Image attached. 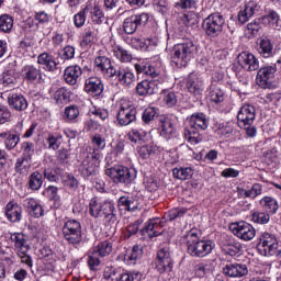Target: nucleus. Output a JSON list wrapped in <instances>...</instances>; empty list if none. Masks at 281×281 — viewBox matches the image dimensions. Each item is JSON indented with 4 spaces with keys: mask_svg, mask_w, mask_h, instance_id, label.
Returning a JSON list of instances; mask_svg holds the SVG:
<instances>
[{
    "mask_svg": "<svg viewBox=\"0 0 281 281\" xmlns=\"http://www.w3.org/2000/svg\"><path fill=\"white\" fill-rule=\"evenodd\" d=\"M158 124L160 127L161 137H165V139H172V136L177 133L172 120L168 116H160Z\"/></svg>",
    "mask_w": 281,
    "mask_h": 281,
    "instance_id": "obj_27",
    "label": "nucleus"
},
{
    "mask_svg": "<svg viewBox=\"0 0 281 281\" xmlns=\"http://www.w3.org/2000/svg\"><path fill=\"white\" fill-rule=\"evenodd\" d=\"M8 104L13 111H25V109H27V100L23 94L19 93L9 94Z\"/></svg>",
    "mask_w": 281,
    "mask_h": 281,
    "instance_id": "obj_33",
    "label": "nucleus"
},
{
    "mask_svg": "<svg viewBox=\"0 0 281 281\" xmlns=\"http://www.w3.org/2000/svg\"><path fill=\"white\" fill-rule=\"evenodd\" d=\"M37 65H40L44 71H49L50 74H54V71L58 69L56 58L47 52H44L37 56Z\"/></svg>",
    "mask_w": 281,
    "mask_h": 281,
    "instance_id": "obj_24",
    "label": "nucleus"
},
{
    "mask_svg": "<svg viewBox=\"0 0 281 281\" xmlns=\"http://www.w3.org/2000/svg\"><path fill=\"white\" fill-rule=\"evenodd\" d=\"M257 52L262 58L273 56V42L269 37H260L257 41Z\"/></svg>",
    "mask_w": 281,
    "mask_h": 281,
    "instance_id": "obj_30",
    "label": "nucleus"
},
{
    "mask_svg": "<svg viewBox=\"0 0 281 281\" xmlns=\"http://www.w3.org/2000/svg\"><path fill=\"white\" fill-rule=\"evenodd\" d=\"M21 148L23 151L22 158H25L26 160L32 159V155H34V143L23 142Z\"/></svg>",
    "mask_w": 281,
    "mask_h": 281,
    "instance_id": "obj_61",
    "label": "nucleus"
},
{
    "mask_svg": "<svg viewBox=\"0 0 281 281\" xmlns=\"http://www.w3.org/2000/svg\"><path fill=\"white\" fill-rule=\"evenodd\" d=\"M223 273L228 278H243L249 273V269L244 263H227L223 268Z\"/></svg>",
    "mask_w": 281,
    "mask_h": 281,
    "instance_id": "obj_22",
    "label": "nucleus"
},
{
    "mask_svg": "<svg viewBox=\"0 0 281 281\" xmlns=\"http://www.w3.org/2000/svg\"><path fill=\"white\" fill-rule=\"evenodd\" d=\"M209 122L203 113L192 114L189 119V127L184 128V137L190 144H201L203 135L201 131H207Z\"/></svg>",
    "mask_w": 281,
    "mask_h": 281,
    "instance_id": "obj_4",
    "label": "nucleus"
},
{
    "mask_svg": "<svg viewBox=\"0 0 281 281\" xmlns=\"http://www.w3.org/2000/svg\"><path fill=\"white\" fill-rule=\"evenodd\" d=\"M113 251V243L109 240L101 241L95 248L94 252L100 256V258H105V256H111Z\"/></svg>",
    "mask_w": 281,
    "mask_h": 281,
    "instance_id": "obj_43",
    "label": "nucleus"
},
{
    "mask_svg": "<svg viewBox=\"0 0 281 281\" xmlns=\"http://www.w3.org/2000/svg\"><path fill=\"white\" fill-rule=\"evenodd\" d=\"M0 140H3L7 150H14L21 142V136L14 130L0 132Z\"/></svg>",
    "mask_w": 281,
    "mask_h": 281,
    "instance_id": "obj_28",
    "label": "nucleus"
},
{
    "mask_svg": "<svg viewBox=\"0 0 281 281\" xmlns=\"http://www.w3.org/2000/svg\"><path fill=\"white\" fill-rule=\"evenodd\" d=\"M137 95H155L159 93V81L151 79H144L136 86Z\"/></svg>",
    "mask_w": 281,
    "mask_h": 281,
    "instance_id": "obj_19",
    "label": "nucleus"
},
{
    "mask_svg": "<svg viewBox=\"0 0 281 281\" xmlns=\"http://www.w3.org/2000/svg\"><path fill=\"white\" fill-rule=\"evenodd\" d=\"M89 214L92 218H104L109 223L117 221V210L115 204L110 200L100 201L98 198H92L89 202Z\"/></svg>",
    "mask_w": 281,
    "mask_h": 281,
    "instance_id": "obj_3",
    "label": "nucleus"
},
{
    "mask_svg": "<svg viewBox=\"0 0 281 281\" xmlns=\"http://www.w3.org/2000/svg\"><path fill=\"white\" fill-rule=\"evenodd\" d=\"M237 63L245 71H257L260 68V61L256 58L255 54L243 52L237 57Z\"/></svg>",
    "mask_w": 281,
    "mask_h": 281,
    "instance_id": "obj_15",
    "label": "nucleus"
},
{
    "mask_svg": "<svg viewBox=\"0 0 281 281\" xmlns=\"http://www.w3.org/2000/svg\"><path fill=\"white\" fill-rule=\"evenodd\" d=\"M92 158L90 161H83V167H82V175L86 179H89V177H95L99 172V166L95 161H93Z\"/></svg>",
    "mask_w": 281,
    "mask_h": 281,
    "instance_id": "obj_41",
    "label": "nucleus"
},
{
    "mask_svg": "<svg viewBox=\"0 0 281 281\" xmlns=\"http://www.w3.org/2000/svg\"><path fill=\"white\" fill-rule=\"evenodd\" d=\"M5 216L10 223H21L23 218V207L16 202H9L4 209Z\"/></svg>",
    "mask_w": 281,
    "mask_h": 281,
    "instance_id": "obj_23",
    "label": "nucleus"
},
{
    "mask_svg": "<svg viewBox=\"0 0 281 281\" xmlns=\"http://www.w3.org/2000/svg\"><path fill=\"white\" fill-rule=\"evenodd\" d=\"M186 214L184 209H172L168 211L162 217L165 221H175V218H181Z\"/></svg>",
    "mask_w": 281,
    "mask_h": 281,
    "instance_id": "obj_63",
    "label": "nucleus"
},
{
    "mask_svg": "<svg viewBox=\"0 0 281 281\" xmlns=\"http://www.w3.org/2000/svg\"><path fill=\"white\" fill-rule=\"evenodd\" d=\"M127 135L128 139L132 140L133 144H144L148 134L144 130L133 128Z\"/></svg>",
    "mask_w": 281,
    "mask_h": 281,
    "instance_id": "obj_46",
    "label": "nucleus"
},
{
    "mask_svg": "<svg viewBox=\"0 0 281 281\" xmlns=\"http://www.w3.org/2000/svg\"><path fill=\"white\" fill-rule=\"evenodd\" d=\"M120 276L121 272L113 267H106L103 272V278H105L108 281H117Z\"/></svg>",
    "mask_w": 281,
    "mask_h": 281,
    "instance_id": "obj_64",
    "label": "nucleus"
},
{
    "mask_svg": "<svg viewBox=\"0 0 281 281\" xmlns=\"http://www.w3.org/2000/svg\"><path fill=\"white\" fill-rule=\"evenodd\" d=\"M22 78L25 82L34 85L43 79V71L41 70V67L25 65L22 68Z\"/></svg>",
    "mask_w": 281,
    "mask_h": 281,
    "instance_id": "obj_21",
    "label": "nucleus"
},
{
    "mask_svg": "<svg viewBox=\"0 0 281 281\" xmlns=\"http://www.w3.org/2000/svg\"><path fill=\"white\" fill-rule=\"evenodd\" d=\"M148 13H140L128 16L123 22V30L125 34H135L139 25H146L148 23Z\"/></svg>",
    "mask_w": 281,
    "mask_h": 281,
    "instance_id": "obj_13",
    "label": "nucleus"
},
{
    "mask_svg": "<svg viewBox=\"0 0 281 281\" xmlns=\"http://www.w3.org/2000/svg\"><path fill=\"white\" fill-rule=\"evenodd\" d=\"M142 256H144V247H142L140 245H135L132 248L131 252L127 254V260H130L132 265H135L137 260H142Z\"/></svg>",
    "mask_w": 281,
    "mask_h": 281,
    "instance_id": "obj_54",
    "label": "nucleus"
},
{
    "mask_svg": "<svg viewBox=\"0 0 281 281\" xmlns=\"http://www.w3.org/2000/svg\"><path fill=\"white\" fill-rule=\"evenodd\" d=\"M256 122V108L251 104H245L237 114V124L239 128L251 126Z\"/></svg>",
    "mask_w": 281,
    "mask_h": 281,
    "instance_id": "obj_14",
    "label": "nucleus"
},
{
    "mask_svg": "<svg viewBox=\"0 0 281 281\" xmlns=\"http://www.w3.org/2000/svg\"><path fill=\"white\" fill-rule=\"evenodd\" d=\"M157 117V109L146 108L143 112L142 120L145 124H150Z\"/></svg>",
    "mask_w": 281,
    "mask_h": 281,
    "instance_id": "obj_60",
    "label": "nucleus"
},
{
    "mask_svg": "<svg viewBox=\"0 0 281 281\" xmlns=\"http://www.w3.org/2000/svg\"><path fill=\"white\" fill-rule=\"evenodd\" d=\"M117 106L116 120L120 126H128V124H133L137 120V109H135V105L131 101L121 99Z\"/></svg>",
    "mask_w": 281,
    "mask_h": 281,
    "instance_id": "obj_8",
    "label": "nucleus"
},
{
    "mask_svg": "<svg viewBox=\"0 0 281 281\" xmlns=\"http://www.w3.org/2000/svg\"><path fill=\"white\" fill-rule=\"evenodd\" d=\"M92 159H100V150L106 148V139L100 134H95L92 139Z\"/></svg>",
    "mask_w": 281,
    "mask_h": 281,
    "instance_id": "obj_35",
    "label": "nucleus"
},
{
    "mask_svg": "<svg viewBox=\"0 0 281 281\" xmlns=\"http://www.w3.org/2000/svg\"><path fill=\"white\" fill-rule=\"evenodd\" d=\"M161 226H159V218L149 220L145 227L142 229V234H147L149 238H155L161 234Z\"/></svg>",
    "mask_w": 281,
    "mask_h": 281,
    "instance_id": "obj_34",
    "label": "nucleus"
},
{
    "mask_svg": "<svg viewBox=\"0 0 281 281\" xmlns=\"http://www.w3.org/2000/svg\"><path fill=\"white\" fill-rule=\"evenodd\" d=\"M276 71H278L276 65L260 68L257 72V85L267 89L271 85L270 80L276 76Z\"/></svg>",
    "mask_w": 281,
    "mask_h": 281,
    "instance_id": "obj_18",
    "label": "nucleus"
},
{
    "mask_svg": "<svg viewBox=\"0 0 281 281\" xmlns=\"http://www.w3.org/2000/svg\"><path fill=\"white\" fill-rule=\"evenodd\" d=\"M32 168V159H26L21 157L18 159L15 164V170L16 172H20V175H26V172H30V169Z\"/></svg>",
    "mask_w": 281,
    "mask_h": 281,
    "instance_id": "obj_53",
    "label": "nucleus"
},
{
    "mask_svg": "<svg viewBox=\"0 0 281 281\" xmlns=\"http://www.w3.org/2000/svg\"><path fill=\"white\" fill-rule=\"evenodd\" d=\"M143 274L139 271L121 273L117 281H142Z\"/></svg>",
    "mask_w": 281,
    "mask_h": 281,
    "instance_id": "obj_58",
    "label": "nucleus"
},
{
    "mask_svg": "<svg viewBox=\"0 0 281 281\" xmlns=\"http://www.w3.org/2000/svg\"><path fill=\"white\" fill-rule=\"evenodd\" d=\"M14 27V19L11 15L2 14L0 15V32L4 34H10Z\"/></svg>",
    "mask_w": 281,
    "mask_h": 281,
    "instance_id": "obj_45",
    "label": "nucleus"
},
{
    "mask_svg": "<svg viewBox=\"0 0 281 281\" xmlns=\"http://www.w3.org/2000/svg\"><path fill=\"white\" fill-rule=\"evenodd\" d=\"M101 262L102 261L100 260V255L95 252V250L90 252L88 257L89 269H91L92 271H95L98 269V266L101 265Z\"/></svg>",
    "mask_w": 281,
    "mask_h": 281,
    "instance_id": "obj_62",
    "label": "nucleus"
},
{
    "mask_svg": "<svg viewBox=\"0 0 281 281\" xmlns=\"http://www.w3.org/2000/svg\"><path fill=\"white\" fill-rule=\"evenodd\" d=\"M79 115H80V110L78 109L77 105H69L65 108L64 120L66 122H76Z\"/></svg>",
    "mask_w": 281,
    "mask_h": 281,
    "instance_id": "obj_51",
    "label": "nucleus"
},
{
    "mask_svg": "<svg viewBox=\"0 0 281 281\" xmlns=\"http://www.w3.org/2000/svg\"><path fill=\"white\" fill-rule=\"evenodd\" d=\"M82 76V68L78 65L68 66L64 70V80L67 85L74 87V85H78V80Z\"/></svg>",
    "mask_w": 281,
    "mask_h": 281,
    "instance_id": "obj_29",
    "label": "nucleus"
},
{
    "mask_svg": "<svg viewBox=\"0 0 281 281\" xmlns=\"http://www.w3.org/2000/svg\"><path fill=\"white\" fill-rule=\"evenodd\" d=\"M161 95L162 102L168 106V109H172V106H177V104H179V92L162 90Z\"/></svg>",
    "mask_w": 281,
    "mask_h": 281,
    "instance_id": "obj_37",
    "label": "nucleus"
},
{
    "mask_svg": "<svg viewBox=\"0 0 281 281\" xmlns=\"http://www.w3.org/2000/svg\"><path fill=\"white\" fill-rule=\"evenodd\" d=\"M23 205L27 210L29 214L34 218H41V216L45 214V210H43V206L37 203L34 198H26Z\"/></svg>",
    "mask_w": 281,
    "mask_h": 281,
    "instance_id": "obj_32",
    "label": "nucleus"
},
{
    "mask_svg": "<svg viewBox=\"0 0 281 281\" xmlns=\"http://www.w3.org/2000/svg\"><path fill=\"white\" fill-rule=\"evenodd\" d=\"M61 183L64 188H66V190H69V192H76L78 186H80L78 178H76V176H74L72 173L61 175Z\"/></svg>",
    "mask_w": 281,
    "mask_h": 281,
    "instance_id": "obj_36",
    "label": "nucleus"
},
{
    "mask_svg": "<svg viewBox=\"0 0 281 281\" xmlns=\"http://www.w3.org/2000/svg\"><path fill=\"white\" fill-rule=\"evenodd\" d=\"M196 54H199V46H196L192 40H186L173 46L171 63H175L176 67H188L190 60H192Z\"/></svg>",
    "mask_w": 281,
    "mask_h": 281,
    "instance_id": "obj_2",
    "label": "nucleus"
},
{
    "mask_svg": "<svg viewBox=\"0 0 281 281\" xmlns=\"http://www.w3.org/2000/svg\"><path fill=\"white\" fill-rule=\"evenodd\" d=\"M258 249L262 256H276V258H281V246L276 235L271 233H263L261 235Z\"/></svg>",
    "mask_w": 281,
    "mask_h": 281,
    "instance_id": "obj_7",
    "label": "nucleus"
},
{
    "mask_svg": "<svg viewBox=\"0 0 281 281\" xmlns=\"http://www.w3.org/2000/svg\"><path fill=\"white\" fill-rule=\"evenodd\" d=\"M105 176L116 186H133L137 179V170L122 165H114L105 168Z\"/></svg>",
    "mask_w": 281,
    "mask_h": 281,
    "instance_id": "obj_5",
    "label": "nucleus"
},
{
    "mask_svg": "<svg viewBox=\"0 0 281 281\" xmlns=\"http://www.w3.org/2000/svg\"><path fill=\"white\" fill-rule=\"evenodd\" d=\"M88 14H90L92 21L97 25H100L101 23H104V13L102 12V10H100L99 7H94L92 9L89 8Z\"/></svg>",
    "mask_w": 281,
    "mask_h": 281,
    "instance_id": "obj_55",
    "label": "nucleus"
},
{
    "mask_svg": "<svg viewBox=\"0 0 281 281\" xmlns=\"http://www.w3.org/2000/svg\"><path fill=\"white\" fill-rule=\"evenodd\" d=\"M58 175L61 177L63 172L60 168L56 167L55 169L52 167L45 168L43 171L44 178L47 179V181H50L52 183H56L59 181Z\"/></svg>",
    "mask_w": 281,
    "mask_h": 281,
    "instance_id": "obj_49",
    "label": "nucleus"
},
{
    "mask_svg": "<svg viewBox=\"0 0 281 281\" xmlns=\"http://www.w3.org/2000/svg\"><path fill=\"white\" fill-rule=\"evenodd\" d=\"M134 67L138 76H148L147 79L156 80V82H159V78H161V75L159 72V69L155 68V66L140 63L135 64Z\"/></svg>",
    "mask_w": 281,
    "mask_h": 281,
    "instance_id": "obj_25",
    "label": "nucleus"
},
{
    "mask_svg": "<svg viewBox=\"0 0 281 281\" xmlns=\"http://www.w3.org/2000/svg\"><path fill=\"white\" fill-rule=\"evenodd\" d=\"M270 220L271 216L267 212L256 211L252 213V221L254 223H258V225H267V223H269Z\"/></svg>",
    "mask_w": 281,
    "mask_h": 281,
    "instance_id": "obj_56",
    "label": "nucleus"
},
{
    "mask_svg": "<svg viewBox=\"0 0 281 281\" xmlns=\"http://www.w3.org/2000/svg\"><path fill=\"white\" fill-rule=\"evenodd\" d=\"M260 12V4L254 0L246 2L243 9L238 12V22L244 24Z\"/></svg>",
    "mask_w": 281,
    "mask_h": 281,
    "instance_id": "obj_17",
    "label": "nucleus"
},
{
    "mask_svg": "<svg viewBox=\"0 0 281 281\" xmlns=\"http://www.w3.org/2000/svg\"><path fill=\"white\" fill-rule=\"evenodd\" d=\"M70 98L71 91H69L67 88H59L54 93V100H56L57 104H67Z\"/></svg>",
    "mask_w": 281,
    "mask_h": 281,
    "instance_id": "obj_48",
    "label": "nucleus"
},
{
    "mask_svg": "<svg viewBox=\"0 0 281 281\" xmlns=\"http://www.w3.org/2000/svg\"><path fill=\"white\" fill-rule=\"evenodd\" d=\"M113 78L117 79L119 85L125 89H131V86L135 83V72L128 68L117 67L113 74Z\"/></svg>",
    "mask_w": 281,
    "mask_h": 281,
    "instance_id": "obj_16",
    "label": "nucleus"
},
{
    "mask_svg": "<svg viewBox=\"0 0 281 281\" xmlns=\"http://www.w3.org/2000/svg\"><path fill=\"white\" fill-rule=\"evenodd\" d=\"M89 15V7H86L82 11L78 12L74 16V23L76 27H82Z\"/></svg>",
    "mask_w": 281,
    "mask_h": 281,
    "instance_id": "obj_57",
    "label": "nucleus"
},
{
    "mask_svg": "<svg viewBox=\"0 0 281 281\" xmlns=\"http://www.w3.org/2000/svg\"><path fill=\"white\" fill-rule=\"evenodd\" d=\"M94 69L103 78H108V80H113V75L115 74V69H117V66L113 64L111 58L106 57L105 55H99L94 58Z\"/></svg>",
    "mask_w": 281,
    "mask_h": 281,
    "instance_id": "obj_11",
    "label": "nucleus"
},
{
    "mask_svg": "<svg viewBox=\"0 0 281 281\" xmlns=\"http://www.w3.org/2000/svg\"><path fill=\"white\" fill-rule=\"evenodd\" d=\"M187 89L189 93H192L193 95H202L203 93V80L199 78V75L191 74L189 75L188 81H187Z\"/></svg>",
    "mask_w": 281,
    "mask_h": 281,
    "instance_id": "obj_31",
    "label": "nucleus"
},
{
    "mask_svg": "<svg viewBox=\"0 0 281 281\" xmlns=\"http://www.w3.org/2000/svg\"><path fill=\"white\" fill-rule=\"evenodd\" d=\"M172 175L175 179H179L180 181H188V179H192L194 170H192L191 167H176L172 170Z\"/></svg>",
    "mask_w": 281,
    "mask_h": 281,
    "instance_id": "obj_38",
    "label": "nucleus"
},
{
    "mask_svg": "<svg viewBox=\"0 0 281 281\" xmlns=\"http://www.w3.org/2000/svg\"><path fill=\"white\" fill-rule=\"evenodd\" d=\"M113 55L117 60H121V63H131V60H133V55L122 46H114Z\"/></svg>",
    "mask_w": 281,
    "mask_h": 281,
    "instance_id": "obj_47",
    "label": "nucleus"
},
{
    "mask_svg": "<svg viewBox=\"0 0 281 281\" xmlns=\"http://www.w3.org/2000/svg\"><path fill=\"white\" fill-rule=\"evenodd\" d=\"M85 91L88 95H92L93 98L102 95V91H104V83H102V79L100 77H90L86 79Z\"/></svg>",
    "mask_w": 281,
    "mask_h": 281,
    "instance_id": "obj_20",
    "label": "nucleus"
},
{
    "mask_svg": "<svg viewBox=\"0 0 281 281\" xmlns=\"http://www.w3.org/2000/svg\"><path fill=\"white\" fill-rule=\"evenodd\" d=\"M223 95H224V92L218 86L216 85L211 86L210 94H209L211 102H215V104H218V102H223L224 100Z\"/></svg>",
    "mask_w": 281,
    "mask_h": 281,
    "instance_id": "obj_52",
    "label": "nucleus"
},
{
    "mask_svg": "<svg viewBox=\"0 0 281 281\" xmlns=\"http://www.w3.org/2000/svg\"><path fill=\"white\" fill-rule=\"evenodd\" d=\"M262 194V184L255 183L250 190H244V196L246 199H256V196H260Z\"/></svg>",
    "mask_w": 281,
    "mask_h": 281,
    "instance_id": "obj_59",
    "label": "nucleus"
},
{
    "mask_svg": "<svg viewBox=\"0 0 281 281\" xmlns=\"http://www.w3.org/2000/svg\"><path fill=\"white\" fill-rule=\"evenodd\" d=\"M157 146L155 145H144L137 148L138 157L140 159H150L157 155Z\"/></svg>",
    "mask_w": 281,
    "mask_h": 281,
    "instance_id": "obj_44",
    "label": "nucleus"
},
{
    "mask_svg": "<svg viewBox=\"0 0 281 281\" xmlns=\"http://www.w3.org/2000/svg\"><path fill=\"white\" fill-rule=\"evenodd\" d=\"M1 82L3 87H14V85H16V72L14 70L2 72Z\"/></svg>",
    "mask_w": 281,
    "mask_h": 281,
    "instance_id": "obj_50",
    "label": "nucleus"
},
{
    "mask_svg": "<svg viewBox=\"0 0 281 281\" xmlns=\"http://www.w3.org/2000/svg\"><path fill=\"white\" fill-rule=\"evenodd\" d=\"M43 188V173L41 171H34L29 177V190H41Z\"/></svg>",
    "mask_w": 281,
    "mask_h": 281,
    "instance_id": "obj_42",
    "label": "nucleus"
},
{
    "mask_svg": "<svg viewBox=\"0 0 281 281\" xmlns=\"http://www.w3.org/2000/svg\"><path fill=\"white\" fill-rule=\"evenodd\" d=\"M181 243L187 246V252L192 256V258H205V256H210L214 249L212 240L200 239L199 235L192 231L181 238Z\"/></svg>",
    "mask_w": 281,
    "mask_h": 281,
    "instance_id": "obj_1",
    "label": "nucleus"
},
{
    "mask_svg": "<svg viewBox=\"0 0 281 281\" xmlns=\"http://www.w3.org/2000/svg\"><path fill=\"white\" fill-rule=\"evenodd\" d=\"M10 240L14 244L16 254H27L31 249L30 244H27V236L23 233H12Z\"/></svg>",
    "mask_w": 281,
    "mask_h": 281,
    "instance_id": "obj_26",
    "label": "nucleus"
},
{
    "mask_svg": "<svg viewBox=\"0 0 281 281\" xmlns=\"http://www.w3.org/2000/svg\"><path fill=\"white\" fill-rule=\"evenodd\" d=\"M155 265L159 273H170V271H172L175 261L172 260L170 247L164 246L158 249Z\"/></svg>",
    "mask_w": 281,
    "mask_h": 281,
    "instance_id": "obj_10",
    "label": "nucleus"
},
{
    "mask_svg": "<svg viewBox=\"0 0 281 281\" xmlns=\"http://www.w3.org/2000/svg\"><path fill=\"white\" fill-rule=\"evenodd\" d=\"M61 234L68 245H72V247H80L82 245V224L79 221H66L61 228Z\"/></svg>",
    "mask_w": 281,
    "mask_h": 281,
    "instance_id": "obj_6",
    "label": "nucleus"
},
{
    "mask_svg": "<svg viewBox=\"0 0 281 281\" xmlns=\"http://www.w3.org/2000/svg\"><path fill=\"white\" fill-rule=\"evenodd\" d=\"M280 22V15L278 12L271 10L266 15L261 18V23L268 25L269 27L278 29V23Z\"/></svg>",
    "mask_w": 281,
    "mask_h": 281,
    "instance_id": "obj_39",
    "label": "nucleus"
},
{
    "mask_svg": "<svg viewBox=\"0 0 281 281\" xmlns=\"http://www.w3.org/2000/svg\"><path fill=\"white\" fill-rule=\"evenodd\" d=\"M225 25V18L221 13H212L203 21V30L206 36L211 38H216L223 33V27Z\"/></svg>",
    "mask_w": 281,
    "mask_h": 281,
    "instance_id": "obj_9",
    "label": "nucleus"
},
{
    "mask_svg": "<svg viewBox=\"0 0 281 281\" xmlns=\"http://www.w3.org/2000/svg\"><path fill=\"white\" fill-rule=\"evenodd\" d=\"M231 229L234 236H236L240 240L249 241L256 238V228H254V226H251V224L247 222L233 224L231 226Z\"/></svg>",
    "mask_w": 281,
    "mask_h": 281,
    "instance_id": "obj_12",
    "label": "nucleus"
},
{
    "mask_svg": "<svg viewBox=\"0 0 281 281\" xmlns=\"http://www.w3.org/2000/svg\"><path fill=\"white\" fill-rule=\"evenodd\" d=\"M260 205L268 214H276L278 212V201L271 196H265L260 200Z\"/></svg>",
    "mask_w": 281,
    "mask_h": 281,
    "instance_id": "obj_40",
    "label": "nucleus"
}]
</instances>
